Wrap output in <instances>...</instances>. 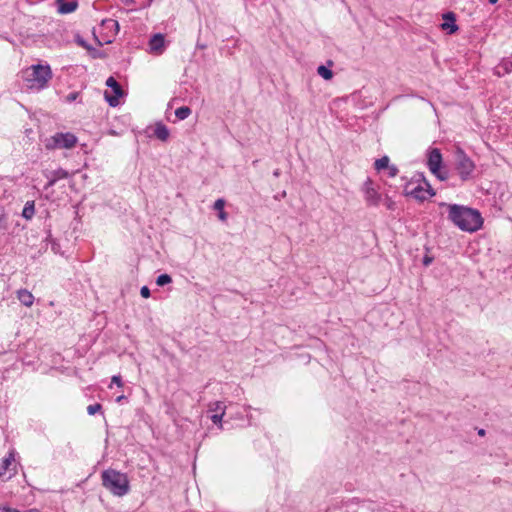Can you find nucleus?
<instances>
[{
  "instance_id": "obj_1",
  "label": "nucleus",
  "mask_w": 512,
  "mask_h": 512,
  "mask_svg": "<svg viewBox=\"0 0 512 512\" xmlns=\"http://www.w3.org/2000/svg\"><path fill=\"white\" fill-rule=\"evenodd\" d=\"M448 209V219L460 230L476 232L483 225V218L478 210L457 205L444 204Z\"/></svg>"
},
{
  "instance_id": "obj_2",
  "label": "nucleus",
  "mask_w": 512,
  "mask_h": 512,
  "mask_svg": "<svg viewBox=\"0 0 512 512\" xmlns=\"http://www.w3.org/2000/svg\"><path fill=\"white\" fill-rule=\"evenodd\" d=\"M101 478L103 486L113 495L122 497L129 492V480L125 473L108 469L102 473Z\"/></svg>"
},
{
  "instance_id": "obj_3",
  "label": "nucleus",
  "mask_w": 512,
  "mask_h": 512,
  "mask_svg": "<svg viewBox=\"0 0 512 512\" xmlns=\"http://www.w3.org/2000/svg\"><path fill=\"white\" fill-rule=\"evenodd\" d=\"M52 78V72L48 65H33L25 71V80L30 88L42 89L47 86Z\"/></svg>"
},
{
  "instance_id": "obj_4",
  "label": "nucleus",
  "mask_w": 512,
  "mask_h": 512,
  "mask_svg": "<svg viewBox=\"0 0 512 512\" xmlns=\"http://www.w3.org/2000/svg\"><path fill=\"white\" fill-rule=\"evenodd\" d=\"M475 163L473 160L463 151L462 148L457 147L455 151V169L462 181H467L473 178L475 171Z\"/></svg>"
},
{
  "instance_id": "obj_5",
  "label": "nucleus",
  "mask_w": 512,
  "mask_h": 512,
  "mask_svg": "<svg viewBox=\"0 0 512 512\" xmlns=\"http://www.w3.org/2000/svg\"><path fill=\"white\" fill-rule=\"evenodd\" d=\"M427 165L430 172L441 181L448 179V171L443 167L442 154L438 148L428 151Z\"/></svg>"
},
{
  "instance_id": "obj_6",
  "label": "nucleus",
  "mask_w": 512,
  "mask_h": 512,
  "mask_svg": "<svg viewBox=\"0 0 512 512\" xmlns=\"http://www.w3.org/2000/svg\"><path fill=\"white\" fill-rule=\"evenodd\" d=\"M77 143V137L72 133H56L46 141L47 149H71Z\"/></svg>"
},
{
  "instance_id": "obj_7",
  "label": "nucleus",
  "mask_w": 512,
  "mask_h": 512,
  "mask_svg": "<svg viewBox=\"0 0 512 512\" xmlns=\"http://www.w3.org/2000/svg\"><path fill=\"white\" fill-rule=\"evenodd\" d=\"M405 192L406 195L412 196L413 198L419 201L427 200L428 198L435 195L434 190L432 189L430 184L425 180H423L422 183H419L416 186H413L412 183H409L405 187Z\"/></svg>"
},
{
  "instance_id": "obj_8",
  "label": "nucleus",
  "mask_w": 512,
  "mask_h": 512,
  "mask_svg": "<svg viewBox=\"0 0 512 512\" xmlns=\"http://www.w3.org/2000/svg\"><path fill=\"white\" fill-rule=\"evenodd\" d=\"M106 85L112 88L115 95L110 96L107 92H105V99L110 106L115 107L119 104V98L123 95V90L113 77H109L107 79Z\"/></svg>"
},
{
  "instance_id": "obj_9",
  "label": "nucleus",
  "mask_w": 512,
  "mask_h": 512,
  "mask_svg": "<svg viewBox=\"0 0 512 512\" xmlns=\"http://www.w3.org/2000/svg\"><path fill=\"white\" fill-rule=\"evenodd\" d=\"M363 192L365 194V200L369 205L376 206L379 203L380 195L373 187V183L370 179H367L363 185Z\"/></svg>"
},
{
  "instance_id": "obj_10",
  "label": "nucleus",
  "mask_w": 512,
  "mask_h": 512,
  "mask_svg": "<svg viewBox=\"0 0 512 512\" xmlns=\"http://www.w3.org/2000/svg\"><path fill=\"white\" fill-rule=\"evenodd\" d=\"M444 22L441 24V28L448 34H453L458 30L456 25V17L453 12H448L443 15Z\"/></svg>"
},
{
  "instance_id": "obj_11",
  "label": "nucleus",
  "mask_w": 512,
  "mask_h": 512,
  "mask_svg": "<svg viewBox=\"0 0 512 512\" xmlns=\"http://www.w3.org/2000/svg\"><path fill=\"white\" fill-rule=\"evenodd\" d=\"M165 39L160 33L155 34L149 41L150 52L155 54H162L164 51Z\"/></svg>"
},
{
  "instance_id": "obj_12",
  "label": "nucleus",
  "mask_w": 512,
  "mask_h": 512,
  "mask_svg": "<svg viewBox=\"0 0 512 512\" xmlns=\"http://www.w3.org/2000/svg\"><path fill=\"white\" fill-rule=\"evenodd\" d=\"M512 72V57L503 59L501 63L495 68V74L499 77Z\"/></svg>"
},
{
  "instance_id": "obj_13",
  "label": "nucleus",
  "mask_w": 512,
  "mask_h": 512,
  "mask_svg": "<svg viewBox=\"0 0 512 512\" xmlns=\"http://www.w3.org/2000/svg\"><path fill=\"white\" fill-rule=\"evenodd\" d=\"M17 299L26 307H31L34 302L33 294L26 289H20L17 291Z\"/></svg>"
},
{
  "instance_id": "obj_14",
  "label": "nucleus",
  "mask_w": 512,
  "mask_h": 512,
  "mask_svg": "<svg viewBox=\"0 0 512 512\" xmlns=\"http://www.w3.org/2000/svg\"><path fill=\"white\" fill-rule=\"evenodd\" d=\"M58 12L61 14H68L76 10L78 4L76 1L65 2L64 0H57Z\"/></svg>"
},
{
  "instance_id": "obj_15",
  "label": "nucleus",
  "mask_w": 512,
  "mask_h": 512,
  "mask_svg": "<svg viewBox=\"0 0 512 512\" xmlns=\"http://www.w3.org/2000/svg\"><path fill=\"white\" fill-rule=\"evenodd\" d=\"M154 135L161 141H166L169 138V130L168 128L162 124L158 123L154 130Z\"/></svg>"
},
{
  "instance_id": "obj_16",
  "label": "nucleus",
  "mask_w": 512,
  "mask_h": 512,
  "mask_svg": "<svg viewBox=\"0 0 512 512\" xmlns=\"http://www.w3.org/2000/svg\"><path fill=\"white\" fill-rule=\"evenodd\" d=\"M14 461V457L12 454H10L8 457L4 458L1 465H0V478L4 477L7 470L9 469V466Z\"/></svg>"
},
{
  "instance_id": "obj_17",
  "label": "nucleus",
  "mask_w": 512,
  "mask_h": 512,
  "mask_svg": "<svg viewBox=\"0 0 512 512\" xmlns=\"http://www.w3.org/2000/svg\"><path fill=\"white\" fill-rule=\"evenodd\" d=\"M208 407L209 411L215 412V414L220 412H226V406L221 401L211 402Z\"/></svg>"
},
{
  "instance_id": "obj_18",
  "label": "nucleus",
  "mask_w": 512,
  "mask_h": 512,
  "mask_svg": "<svg viewBox=\"0 0 512 512\" xmlns=\"http://www.w3.org/2000/svg\"><path fill=\"white\" fill-rule=\"evenodd\" d=\"M191 114V109L187 106H182V107H179L176 109L175 111V116L179 119V120H184L186 119L189 115Z\"/></svg>"
},
{
  "instance_id": "obj_19",
  "label": "nucleus",
  "mask_w": 512,
  "mask_h": 512,
  "mask_svg": "<svg viewBox=\"0 0 512 512\" xmlns=\"http://www.w3.org/2000/svg\"><path fill=\"white\" fill-rule=\"evenodd\" d=\"M374 166L377 171L387 169L389 167V157L383 156L382 158L377 159L374 163Z\"/></svg>"
},
{
  "instance_id": "obj_20",
  "label": "nucleus",
  "mask_w": 512,
  "mask_h": 512,
  "mask_svg": "<svg viewBox=\"0 0 512 512\" xmlns=\"http://www.w3.org/2000/svg\"><path fill=\"white\" fill-rule=\"evenodd\" d=\"M35 213L34 202H27L24 206L22 215L26 219H31Z\"/></svg>"
},
{
  "instance_id": "obj_21",
  "label": "nucleus",
  "mask_w": 512,
  "mask_h": 512,
  "mask_svg": "<svg viewBox=\"0 0 512 512\" xmlns=\"http://www.w3.org/2000/svg\"><path fill=\"white\" fill-rule=\"evenodd\" d=\"M317 73L321 77H323L325 80H330L333 77V72L329 68H327V67H325L323 65H320L317 68Z\"/></svg>"
},
{
  "instance_id": "obj_22",
  "label": "nucleus",
  "mask_w": 512,
  "mask_h": 512,
  "mask_svg": "<svg viewBox=\"0 0 512 512\" xmlns=\"http://www.w3.org/2000/svg\"><path fill=\"white\" fill-rule=\"evenodd\" d=\"M172 282V278L168 274H161L156 279V284L158 286H164Z\"/></svg>"
},
{
  "instance_id": "obj_23",
  "label": "nucleus",
  "mask_w": 512,
  "mask_h": 512,
  "mask_svg": "<svg viewBox=\"0 0 512 512\" xmlns=\"http://www.w3.org/2000/svg\"><path fill=\"white\" fill-rule=\"evenodd\" d=\"M225 415V412H220V413H216V414H213L211 416V420L214 424H216L220 429H222V419Z\"/></svg>"
},
{
  "instance_id": "obj_24",
  "label": "nucleus",
  "mask_w": 512,
  "mask_h": 512,
  "mask_svg": "<svg viewBox=\"0 0 512 512\" xmlns=\"http://www.w3.org/2000/svg\"><path fill=\"white\" fill-rule=\"evenodd\" d=\"M101 410V405L100 404H93V405H89L87 407V412L89 415H94L95 413H97L98 411Z\"/></svg>"
},
{
  "instance_id": "obj_25",
  "label": "nucleus",
  "mask_w": 512,
  "mask_h": 512,
  "mask_svg": "<svg viewBox=\"0 0 512 512\" xmlns=\"http://www.w3.org/2000/svg\"><path fill=\"white\" fill-rule=\"evenodd\" d=\"M225 205V201L223 199H217L214 203V209L220 211H223Z\"/></svg>"
},
{
  "instance_id": "obj_26",
  "label": "nucleus",
  "mask_w": 512,
  "mask_h": 512,
  "mask_svg": "<svg viewBox=\"0 0 512 512\" xmlns=\"http://www.w3.org/2000/svg\"><path fill=\"white\" fill-rule=\"evenodd\" d=\"M112 384H116L118 387L123 386V382L120 375H114L111 379Z\"/></svg>"
},
{
  "instance_id": "obj_27",
  "label": "nucleus",
  "mask_w": 512,
  "mask_h": 512,
  "mask_svg": "<svg viewBox=\"0 0 512 512\" xmlns=\"http://www.w3.org/2000/svg\"><path fill=\"white\" fill-rule=\"evenodd\" d=\"M387 170L390 177H395L398 174V168L395 165H389Z\"/></svg>"
},
{
  "instance_id": "obj_28",
  "label": "nucleus",
  "mask_w": 512,
  "mask_h": 512,
  "mask_svg": "<svg viewBox=\"0 0 512 512\" xmlns=\"http://www.w3.org/2000/svg\"><path fill=\"white\" fill-rule=\"evenodd\" d=\"M140 294L143 298H148L150 296V290L147 286H143L140 290Z\"/></svg>"
},
{
  "instance_id": "obj_29",
  "label": "nucleus",
  "mask_w": 512,
  "mask_h": 512,
  "mask_svg": "<svg viewBox=\"0 0 512 512\" xmlns=\"http://www.w3.org/2000/svg\"><path fill=\"white\" fill-rule=\"evenodd\" d=\"M77 96H78L77 92L70 93L69 95H67L66 100L68 102H72V101L76 100Z\"/></svg>"
},
{
  "instance_id": "obj_30",
  "label": "nucleus",
  "mask_w": 512,
  "mask_h": 512,
  "mask_svg": "<svg viewBox=\"0 0 512 512\" xmlns=\"http://www.w3.org/2000/svg\"><path fill=\"white\" fill-rule=\"evenodd\" d=\"M56 174L58 178H66L68 176V173L64 170H58Z\"/></svg>"
},
{
  "instance_id": "obj_31",
  "label": "nucleus",
  "mask_w": 512,
  "mask_h": 512,
  "mask_svg": "<svg viewBox=\"0 0 512 512\" xmlns=\"http://www.w3.org/2000/svg\"><path fill=\"white\" fill-rule=\"evenodd\" d=\"M219 219L225 221L227 219V213L223 210L219 212Z\"/></svg>"
},
{
  "instance_id": "obj_32",
  "label": "nucleus",
  "mask_w": 512,
  "mask_h": 512,
  "mask_svg": "<svg viewBox=\"0 0 512 512\" xmlns=\"http://www.w3.org/2000/svg\"><path fill=\"white\" fill-rule=\"evenodd\" d=\"M0 512H18L15 509L7 508V507H0Z\"/></svg>"
},
{
  "instance_id": "obj_33",
  "label": "nucleus",
  "mask_w": 512,
  "mask_h": 512,
  "mask_svg": "<svg viewBox=\"0 0 512 512\" xmlns=\"http://www.w3.org/2000/svg\"><path fill=\"white\" fill-rule=\"evenodd\" d=\"M431 261H432L431 258L425 257L423 263H424V265L427 266L431 263Z\"/></svg>"
},
{
  "instance_id": "obj_34",
  "label": "nucleus",
  "mask_w": 512,
  "mask_h": 512,
  "mask_svg": "<svg viewBox=\"0 0 512 512\" xmlns=\"http://www.w3.org/2000/svg\"><path fill=\"white\" fill-rule=\"evenodd\" d=\"M478 435H479V436H484V435H485V430H484V429H480V430L478 431Z\"/></svg>"
},
{
  "instance_id": "obj_35",
  "label": "nucleus",
  "mask_w": 512,
  "mask_h": 512,
  "mask_svg": "<svg viewBox=\"0 0 512 512\" xmlns=\"http://www.w3.org/2000/svg\"><path fill=\"white\" fill-rule=\"evenodd\" d=\"M124 398H125V396H124V395H120V396H118V397H117L116 401H117V402H120V401H122Z\"/></svg>"
},
{
  "instance_id": "obj_36",
  "label": "nucleus",
  "mask_w": 512,
  "mask_h": 512,
  "mask_svg": "<svg viewBox=\"0 0 512 512\" xmlns=\"http://www.w3.org/2000/svg\"><path fill=\"white\" fill-rule=\"evenodd\" d=\"M488 1H489V3H491V4H495V3H497V1H498V0H488Z\"/></svg>"
},
{
  "instance_id": "obj_37",
  "label": "nucleus",
  "mask_w": 512,
  "mask_h": 512,
  "mask_svg": "<svg viewBox=\"0 0 512 512\" xmlns=\"http://www.w3.org/2000/svg\"><path fill=\"white\" fill-rule=\"evenodd\" d=\"M274 176H276V177L279 176V170L274 171Z\"/></svg>"
},
{
  "instance_id": "obj_38",
  "label": "nucleus",
  "mask_w": 512,
  "mask_h": 512,
  "mask_svg": "<svg viewBox=\"0 0 512 512\" xmlns=\"http://www.w3.org/2000/svg\"><path fill=\"white\" fill-rule=\"evenodd\" d=\"M28 512H39V511H38V510H36V509H31V510H29Z\"/></svg>"
}]
</instances>
